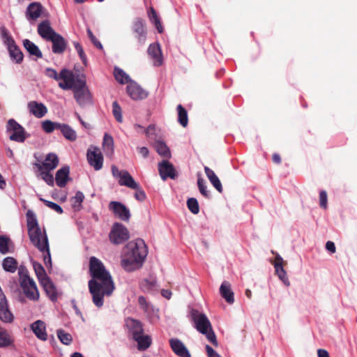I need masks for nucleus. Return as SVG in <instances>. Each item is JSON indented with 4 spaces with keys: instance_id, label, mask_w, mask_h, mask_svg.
<instances>
[{
    "instance_id": "1",
    "label": "nucleus",
    "mask_w": 357,
    "mask_h": 357,
    "mask_svg": "<svg viewBox=\"0 0 357 357\" xmlns=\"http://www.w3.org/2000/svg\"><path fill=\"white\" fill-rule=\"evenodd\" d=\"M89 273L92 278L88 284L92 301L97 307H101L104 303V296H109L113 293L114 283L102 262L96 257H91L89 259Z\"/></svg>"
},
{
    "instance_id": "2",
    "label": "nucleus",
    "mask_w": 357,
    "mask_h": 357,
    "mask_svg": "<svg viewBox=\"0 0 357 357\" xmlns=\"http://www.w3.org/2000/svg\"><path fill=\"white\" fill-rule=\"evenodd\" d=\"M148 253L147 247L141 238L130 241L124 248L121 264L125 270L132 271L142 264Z\"/></svg>"
},
{
    "instance_id": "3",
    "label": "nucleus",
    "mask_w": 357,
    "mask_h": 357,
    "mask_svg": "<svg viewBox=\"0 0 357 357\" xmlns=\"http://www.w3.org/2000/svg\"><path fill=\"white\" fill-rule=\"evenodd\" d=\"M26 219L28 234L31 242L40 251L47 250L49 243L47 234L45 231L42 232L33 211L30 210L27 211Z\"/></svg>"
},
{
    "instance_id": "4",
    "label": "nucleus",
    "mask_w": 357,
    "mask_h": 357,
    "mask_svg": "<svg viewBox=\"0 0 357 357\" xmlns=\"http://www.w3.org/2000/svg\"><path fill=\"white\" fill-rule=\"evenodd\" d=\"M20 284L25 296L30 301L39 300L40 294L34 280L31 278L28 271L22 266L19 268Z\"/></svg>"
},
{
    "instance_id": "5",
    "label": "nucleus",
    "mask_w": 357,
    "mask_h": 357,
    "mask_svg": "<svg viewBox=\"0 0 357 357\" xmlns=\"http://www.w3.org/2000/svg\"><path fill=\"white\" fill-rule=\"evenodd\" d=\"M109 238L112 243L119 245L130 238L128 229L121 223L115 222L111 229Z\"/></svg>"
},
{
    "instance_id": "6",
    "label": "nucleus",
    "mask_w": 357,
    "mask_h": 357,
    "mask_svg": "<svg viewBox=\"0 0 357 357\" xmlns=\"http://www.w3.org/2000/svg\"><path fill=\"white\" fill-rule=\"evenodd\" d=\"M132 33L137 45L144 44L146 39V28L145 21L142 18H136L131 26Z\"/></svg>"
},
{
    "instance_id": "7",
    "label": "nucleus",
    "mask_w": 357,
    "mask_h": 357,
    "mask_svg": "<svg viewBox=\"0 0 357 357\" xmlns=\"http://www.w3.org/2000/svg\"><path fill=\"white\" fill-rule=\"evenodd\" d=\"M6 128L8 132H13V134L9 137L10 140L23 142L26 139L24 128L15 119H11L8 121Z\"/></svg>"
},
{
    "instance_id": "8",
    "label": "nucleus",
    "mask_w": 357,
    "mask_h": 357,
    "mask_svg": "<svg viewBox=\"0 0 357 357\" xmlns=\"http://www.w3.org/2000/svg\"><path fill=\"white\" fill-rule=\"evenodd\" d=\"M45 75L55 80L63 79V82L59 83V86L61 89L66 90V88L70 87V86H68L67 84L71 81V75L70 74V70L63 68L61 70L60 73L58 74L54 69L47 68L45 70Z\"/></svg>"
},
{
    "instance_id": "9",
    "label": "nucleus",
    "mask_w": 357,
    "mask_h": 357,
    "mask_svg": "<svg viewBox=\"0 0 357 357\" xmlns=\"http://www.w3.org/2000/svg\"><path fill=\"white\" fill-rule=\"evenodd\" d=\"M86 158L89 164L92 166L95 170L98 171L102 169L103 165V155L100 150L97 147H92L87 151Z\"/></svg>"
},
{
    "instance_id": "10",
    "label": "nucleus",
    "mask_w": 357,
    "mask_h": 357,
    "mask_svg": "<svg viewBox=\"0 0 357 357\" xmlns=\"http://www.w3.org/2000/svg\"><path fill=\"white\" fill-rule=\"evenodd\" d=\"M192 317L196 329L202 334L207 333V331L212 328L208 319L204 314L194 310Z\"/></svg>"
},
{
    "instance_id": "11",
    "label": "nucleus",
    "mask_w": 357,
    "mask_h": 357,
    "mask_svg": "<svg viewBox=\"0 0 357 357\" xmlns=\"http://www.w3.org/2000/svg\"><path fill=\"white\" fill-rule=\"evenodd\" d=\"M109 209L120 220L126 222L130 220V210L122 203L112 201L109 204Z\"/></svg>"
},
{
    "instance_id": "12",
    "label": "nucleus",
    "mask_w": 357,
    "mask_h": 357,
    "mask_svg": "<svg viewBox=\"0 0 357 357\" xmlns=\"http://www.w3.org/2000/svg\"><path fill=\"white\" fill-rule=\"evenodd\" d=\"M59 165V158L55 153H50L45 158V160L42 162L38 160L37 162L33 164L38 170H54Z\"/></svg>"
},
{
    "instance_id": "13",
    "label": "nucleus",
    "mask_w": 357,
    "mask_h": 357,
    "mask_svg": "<svg viewBox=\"0 0 357 357\" xmlns=\"http://www.w3.org/2000/svg\"><path fill=\"white\" fill-rule=\"evenodd\" d=\"M158 171L162 180L167 178H175L176 171L172 163L167 160H162L158 164Z\"/></svg>"
},
{
    "instance_id": "14",
    "label": "nucleus",
    "mask_w": 357,
    "mask_h": 357,
    "mask_svg": "<svg viewBox=\"0 0 357 357\" xmlns=\"http://www.w3.org/2000/svg\"><path fill=\"white\" fill-rule=\"evenodd\" d=\"M27 107L30 114L38 119L44 117L48 112L47 107L43 103L35 100L29 102Z\"/></svg>"
},
{
    "instance_id": "15",
    "label": "nucleus",
    "mask_w": 357,
    "mask_h": 357,
    "mask_svg": "<svg viewBox=\"0 0 357 357\" xmlns=\"http://www.w3.org/2000/svg\"><path fill=\"white\" fill-rule=\"evenodd\" d=\"M126 89L128 94L133 100H142L148 96L147 92L135 82L129 83Z\"/></svg>"
},
{
    "instance_id": "16",
    "label": "nucleus",
    "mask_w": 357,
    "mask_h": 357,
    "mask_svg": "<svg viewBox=\"0 0 357 357\" xmlns=\"http://www.w3.org/2000/svg\"><path fill=\"white\" fill-rule=\"evenodd\" d=\"M126 326L133 339L144 333L142 323L139 320L128 317L126 319Z\"/></svg>"
},
{
    "instance_id": "17",
    "label": "nucleus",
    "mask_w": 357,
    "mask_h": 357,
    "mask_svg": "<svg viewBox=\"0 0 357 357\" xmlns=\"http://www.w3.org/2000/svg\"><path fill=\"white\" fill-rule=\"evenodd\" d=\"M0 319L4 323H12L14 319V316L8 308L6 296L0 298Z\"/></svg>"
},
{
    "instance_id": "18",
    "label": "nucleus",
    "mask_w": 357,
    "mask_h": 357,
    "mask_svg": "<svg viewBox=\"0 0 357 357\" xmlns=\"http://www.w3.org/2000/svg\"><path fill=\"white\" fill-rule=\"evenodd\" d=\"M38 33L43 38L47 40H50L57 33L51 27L49 20H44L38 24Z\"/></svg>"
},
{
    "instance_id": "19",
    "label": "nucleus",
    "mask_w": 357,
    "mask_h": 357,
    "mask_svg": "<svg viewBox=\"0 0 357 357\" xmlns=\"http://www.w3.org/2000/svg\"><path fill=\"white\" fill-rule=\"evenodd\" d=\"M169 344L173 351L179 357H190V354L183 343L178 339H171Z\"/></svg>"
},
{
    "instance_id": "20",
    "label": "nucleus",
    "mask_w": 357,
    "mask_h": 357,
    "mask_svg": "<svg viewBox=\"0 0 357 357\" xmlns=\"http://www.w3.org/2000/svg\"><path fill=\"white\" fill-rule=\"evenodd\" d=\"M43 7L40 3H31L26 11V17L28 20H36L42 13Z\"/></svg>"
},
{
    "instance_id": "21",
    "label": "nucleus",
    "mask_w": 357,
    "mask_h": 357,
    "mask_svg": "<svg viewBox=\"0 0 357 357\" xmlns=\"http://www.w3.org/2000/svg\"><path fill=\"white\" fill-rule=\"evenodd\" d=\"M69 174L70 168L68 166H64L56 172L55 181L59 187L63 188L66 185L70 180Z\"/></svg>"
},
{
    "instance_id": "22",
    "label": "nucleus",
    "mask_w": 357,
    "mask_h": 357,
    "mask_svg": "<svg viewBox=\"0 0 357 357\" xmlns=\"http://www.w3.org/2000/svg\"><path fill=\"white\" fill-rule=\"evenodd\" d=\"M52 43V52L55 54H62L66 48V40L59 33L54 35L50 40Z\"/></svg>"
},
{
    "instance_id": "23",
    "label": "nucleus",
    "mask_w": 357,
    "mask_h": 357,
    "mask_svg": "<svg viewBox=\"0 0 357 357\" xmlns=\"http://www.w3.org/2000/svg\"><path fill=\"white\" fill-rule=\"evenodd\" d=\"M31 328L38 339L43 341L47 340V334L44 321L41 320L36 321L31 325Z\"/></svg>"
},
{
    "instance_id": "24",
    "label": "nucleus",
    "mask_w": 357,
    "mask_h": 357,
    "mask_svg": "<svg viewBox=\"0 0 357 357\" xmlns=\"http://www.w3.org/2000/svg\"><path fill=\"white\" fill-rule=\"evenodd\" d=\"M40 284L51 301H55L57 300V289L50 278L45 279L43 282H40Z\"/></svg>"
},
{
    "instance_id": "25",
    "label": "nucleus",
    "mask_w": 357,
    "mask_h": 357,
    "mask_svg": "<svg viewBox=\"0 0 357 357\" xmlns=\"http://www.w3.org/2000/svg\"><path fill=\"white\" fill-rule=\"evenodd\" d=\"M70 74L71 75V81L67 83L70 87L66 88V89H73L75 95L77 92L79 93V91L88 89L85 80L82 79H75L74 74L71 71H70Z\"/></svg>"
},
{
    "instance_id": "26",
    "label": "nucleus",
    "mask_w": 357,
    "mask_h": 357,
    "mask_svg": "<svg viewBox=\"0 0 357 357\" xmlns=\"http://www.w3.org/2000/svg\"><path fill=\"white\" fill-rule=\"evenodd\" d=\"M74 98L81 107H84L92 103V96L89 89L81 91L79 93L77 92L76 94L74 95Z\"/></svg>"
},
{
    "instance_id": "27",
    "label": "nucleus",
    "mask_w": 357,
    "mask_h": 357,
    "mask_svg": "<svg viewBox=\"0 0 357 357\" xmlns=\"http://www.w3.org/2000/svg\"><path fill=\"white\" fill-rule=\"evenodd\" d=\"M220 293L221 296L225 298L228 303L232 304L234 302V292L231 289V284L229 282L224 281L222 283L220 287Z\"/></svg>"
},
{
    "instance_id": "28",
    "label": "nucleus",
    "mask_w": 357,
    "mask_h": 357,
    "mask_svg": "<svg viewBox=\"0 0 357 357\" xmlns=\"http://www.w3.org/2000/svg\"><path fill=\"white\" fill-rule=\"evenodd\" d=\"M282 263H283L282 258L280 255L276 256L275 261V264H274V266L275 268V272H276L277 275H278L279 278L286 285H289V282L287 277L286 272L283 268Z\"/></svg>"
},
{
    "instance_id": "29",
    "label": "nucleus",
    "mask_w": 357,
    "mask_h": 357,
    "mask_svg": "<svg viewBox=\"0 0 357 357\" xmlns=\"http://www.w3.org/2000/svg\"><path fill=\"white\" fill-rule=\"evenodd\" d=\"M119 184L121 186H126L129 188H138V183L135 181L130 174L126 170H123V173L119 180Z\"/></svg>"
},
{
    "instance_id": "30",
    "label": "nucleus",
    "mask_w": 357,
    "mask_h": 357,
    "mask_svg": "<svg viewBox=\"0 0 357 357\" xmlns=\"http://www.w3.org/2000/svg\"><path fill=\"white\" fill-rule=\"evenodd\" d=\"M148 54L155 60V66H159L162 65L161 50L158 44H151L148 48Z\"/></svg>"
},
{
    "instance_id": "31",
    "label": "nucleus",
    "mask_w": 357,
    "mask_h": 357,
    "mask_svg": "<svg viewBox=\"0 0 357 357\" xmlns=\"http://www.w3.org/2000/svg\"><path fill=\"white\" fill-rule=\"evenodd\" d=\"M204 172H205V174H206L207 178H208V180L210 181L211 184L213 185V187L219 192H220V193L222 192L223 188H222V183H221L220 179L218 178V177L215 174V172L208 167H204Z\"/></svg>"
},
{
    "instance_id": "32",
    "label": "nucleus",
    "mask_w": 357,
    "mask_h": 357,
    "mask_svg": "<svg viewBox=\"0 0 357 357\" xmlns=\"http://www.w3.org/2000/svg\"><path fill=\"white\" fill-rule=\"evenodd\" d=\"M59 130L66 139L70 142H74L77 139L76 132L68 125L61 123Z\"/></svg>"
},
{
    "instance_id": "33",
    "label": "nucleus",
    "mask_w": 357,
    "mask_h": 357,
    "mask_svg": "<svg viewBox=\"0 0 357 357\" xmlns=\"http://www.w3.org/2000/svg\"><path fill=\"white\" fill-rule=\"evenodd\" d=\"M17 266V261L12 257H6L2 261V267L3 270L11 273L16 271Z\"/></svg>"
},
{
    "instance_id": "34",
    "label": "nucleus",
    "mask_w": 357,
    "mask_h": 357,
    "mask_svg": "<svg viewBox=\"0 0 357 357\" xmlns=\"http://www.w3.org/2000/svg\"><path fill=\"white\" fill-rule=\"evenodd\" d=\"M8 50L9 56L13 62L20 64L23 61L24 54L17 45L9 48Z\"/></svg>"
},
{
    "instance_id": "35",
    "label": "nucleus",
    "mask_w": 357,
    "mask_h": 357,
    "mask_svg": "<svg viewBox=\"0 0 357 357\" xmlns=\"http://www.w3.org/2000/svg\"><path fill=\"white\" fill-rule=\"evenodd\" d=\"M23 45L31 55L36 56L37 58L43 57V54L38 47L29 39L23 40Z\"/></svg>"
},
{
    "instance_id": "36",
    "label": "nucleus",
    "mask_w": 357,
    "mask_h": 357,
    "mask_svg": "<svg viewBox=\"0 0 357 357\" xmlns=\"http://www.w3.org/2000/svg\"><path fill=\"white\" fill-rule=\"evenodd\" d=\"M133 340L137 342V348L139 351L147 349L151 344L150 336L144 335V333L137 336Z\"/></svg>"
},
{
    "instance_id": "37",
    "label": "nucleus",
    "mask_w": 357,
    "mask_h": 357,
    "mask_svg": "<svg viewBox=\"0 0 357 357\" xmlns=\"http://www.w3.org/2000/svg\"><path fill=\"white\" fill-rule=\"evenodd\" d=\"M154 148L160 155L164 158H170V150L165 142L160 140H156Z\"/></svg>"
},
{
    "instance_id": "38",
    "label": "nucleus",
    "mask_w": 357,
    "mask_h": 357,
    "mask_svg": "<svg viewBox=\"0 0 357 357\" xmlns=\"http://www.w3.org/2000/svg\"><path fill=\"white\" fill-rule=\"evenodd\" d=\"M84 199V194L77 191L74 197L70 199L72 208L75 211H79L82 208V204Z\"/></svg>"
},
{
    "instance_id": "39",
    "label": "nucleus",
    "mask_w": 357,
    "mask_h": 357,
    "mask_svg": "<svg viewBox=\"0 0 357 357\" xmlns=\"http://www.w3.org/2000/svg\"><path fill=\"white\" fill-rule=\"evenodd\" d=\"M178 112V121L184 128L188 124V116L187 110L181 105H178L176 107Z\"/></svg>"
},
{
    "instance_id": "40",
    "label": "nucleus",
    "mask_w": 357,
    "mask_h": 357,
    "mask_svg": "<svg viewBox=\"0 0 357 357\" xmlns=\"http://www.w3.org/2000/svg\"><path fill=\"white\" fill-rule=\"evenodd\" d=\"M33 267L34 269V271L36 273V275L40 282H42L45 279L50 278L46 273V271L44 268V267L38 262L33 261Z\"/></svg>"
},
{
    "instance_id": "41",
    "label": "nucleus",
    "mask_w": 357,
    "mask_h": 357,
    "mask_svg": "<svg viewBox=\"0 0 357 357\" xmlns=\"http://www.w3.org/2000/svg\"><path fill=\"white\" fill-rule=\"evenodd\" d=\"M13 343L10 335L7 331L0 326V347H6Z\"/></svg>"
},
{
    "instance_id": "42",
    "label": "nucleus",
    "mask_w": 357,
    "mask_h": 357,
    "mask_svg": "<svg viewBox=\"0 0 357 357\" xmlns=\"http://www.w3.org/2000/svg\"><path fill=\"white\" fill-rule=\"evenodd\" d=\"M114 75L116 80L120 84H127L129 82V76L121 68H115Z\"/></svg>"
},
{
    "instance_id": "43",
    "label": "nucleus",
    "mask_w": 357,
    "mask_h": 357,
    "mask_svg": "<svg viewBox=\"0 0 357 357\" xmlns=\"http://www.w3.org/2000/svg\"><path fill=\"white\" fill-rule=\"evenodd\" d=\"M60 123L54 122L50 120H45L42 122V128L47 133H51L54 130H59L60 126Z\"/></svg>"
},
{
    "instance_id": "44",
    "label": "nucleus",
    "mask_w": 357,
    "mask_h": 357,
    "mask_svg": "<svg viewBox=\"0 0 357 357\" xmlns=\"http://www.w3.org/2000/svg\"><path fill=\"white\" fill-rule=\"evenodd\" d=\"M141 287L144 291H152L157 287V281L154 278L144 280Z\"/></svg>"
},
{
    "instance_id": "45",
    "label": "nucleus",
    "mask_w": 357,
    "mask_h": 357,
    "mask_svg": "<svg viewBox=\"0 0 357 357\" xmlns=\"http://www.w3.org/2000/svg\"><path fill=\"white\" fill-rule=\"evenodd\" d=\"M39 172V176H40L41 178L50 186H53L54 183V179L53 175L51 174L52 170H38Z\"/></svg>"
},
{
    "instance_id": "46",
    "label": "nucleus",
    "mask_w": 357,
    "mask_h": 357,
    "mask_svg": "<svg viewBox=\"0 0 357 357\" xmlns=\"http://www.w3.org/2000/svg\"><path fill=\"white\" fill-rule=\"evenodd\" d=\"M57 336L59 340L66 345H69L73 342V337L72 335L65 332L63 329H59L57 330Z\"/></svg>"
},
{
    "instance_id": "47",
    "label": "nucleus",
    "mask_w": 357,
    "mask_h": 357,
    "mask_svg": "<svg viewBox=\"0 0 357 357\" xmlns=\"http://www.w3.org/2000/svg\"><path fill=\"white\" fill-rule=\"evenodd\" d=\"M103 146L106 151L112 153L114 151V139L113 137L105 133L103 138Z\"/></svg>"
},
{
    "instance_id": "48",
    "label": "nucleus",
    "mask_w": 357,
    "mask_h": 357,
    "mask_svg": "<svg viewBox=\"0 0 357 357\" xmlns=\"http://www.w3.org/2000/svg\"><path fill=\"white\" fill-rule=\"evenodd\" d=\"M188 209L193 213L197 214L199 212V204L195 198H189L187 201Z\"/></svg>"
},
{
    "instance_id": "49",
    "label": "nucleus",
    "mask_w": 357,
    "mask_h": 357,
    "mask_svg": "<svg viewBox=\"0 0 357 357\" xmlns=\"http://www.w3.org/2000/svg\"><path fill=\"white\" fill-rule=\"evenodd\" d=\"M112 113L115 119L119 123H121L123 121L121 108L116 101H114L112 103Z\"/></svg>"
},
{
    "instance_id": "50",
    "label": "nucleus",
    "mask_w": 357,
    "mask_h": 357,
    "mask_svg": "<svg viewBox=\"0 0 357 357\" xmlns=\"http://www.w3.org/2000/svg\"><path fill=\"white\" fill-rule=\"evenodd\" d=\"M2 37L3 39V43L7 46L8 50L16 45V43L15 42L13 37L9 35L6 29L2 31Z\"/></svg>"
},
{
    "instance_id": "51",
    "label": "nucleus",
    "mask_w": 357,
    "mask_h": 357,
    "mask_svg": "<svg viewBox=\"0 0 357 357\" xmlns=\"http://www.w3.org/2000/svg\"><path fill=\"white\" fill-rule=\"evenodd\" d=\"M9 238L4 236H0V252L1 254H6L9 252Z\"/></svg>"
},
{
    "instance_id": "52",
    "label": "nucleus",
    "mask_w": 357,
    "mask_h": 357,
    "mask_svg": "<svg viewBox=\"0 0 357 357\" xmlns=\"http://www.w3.org/2000/svg\"><path fill=\"white\" fill-rule=\"evenodd\" d=\"M197 185L200 193L205 197H209V192L206 190L207 187L205 181L202 177L198 178Z\"/></svg>"
},
{
    "instance_id": "53",
    "label": "nucleus",
    "mask_w": 357,
    "mask_h": 357,
    "mask_svg": "<svg viewBox=\"0 0 357 357\" xmlns=\"http://www.w3.org/2000/svg\"><path fill=\"white\" fill-rule=\"evenodd\" d=\"M40 200L42 201L47 207L55 211L56 213H58L59 214L63 213V211L62 208L57 204L50 202V201H48V200H46L43 198H40Z\"/></svg>"
},
{
    "instance_id": "54",
    "label": "nucleus",
    "mask_w": 357,
    "mask_h": 357,
    "mask_svg": "<svg viewBox=\"0 0 357 357\" xmlns=\"http://www.w3.org/2000/svg\"><path fill=\"white\" fill-rule=\"evenodd\" d=\"M143 132L146 135L154 140H157L156 127L155 125H149L147 128L144 129Z\"/></svg>"
},
{
    "instance_id": "55",
    "label": "nucleus",
    "mask_w": 357,
    "mask_h": 357,
    "mask_svg": "<svg viewBox=\"0 0 357 357\" xmlns=\"http://www.w3.org/2000/svg\"><path fill=\"white\" fill-rule=\"evenodd\" d=\"M73 44H74L75 48L77 50L83 64L86 66V63H87L86 55L85 54L82 45L77 42H74Z\"/></svg>"
},
{
    "instance_id": "56",
    "label": "nucleus",
    "mask_w": 357,
    "mask_h": 357,
    "mask_svg": "<svg viewBox=\"0 0 357 357\" xmlns=\"http://www.w3.org/2000/svg\"><path fill=\"white\" fill-rule=\"evenodd\" d=\"M132 189L136 190V192H135L134 197L137 200H138L139 202H143L146 199V193L140 188L139 184H138L137 188H132Z\"/></svg>"
},
{
    "instance_id": "57",
    "label": "nucleus",
    "mask_w": 357,
    "mask_h": 357,
    "mask_svg": "<svg viewBox=\"0 0 357 357\" xmlns=\"http://www.w3.org/2000/svg\"><path fill=\"white\" fill-rule=\"evenodd\" d=\"M328 202V196L325 190H321L319 192V206L321 208H326Z\"/></svg>"
},
{
    "instance_id": "58",
    "label": "nucleus",
    "mask_w": 357,
    "mask_h": 357,
    "mask_svg": "<svg viewBox=\"0 0 357 357\" xmlns=\"http://www.w3.org/2000/svg\"><path fill=\"white\" fill-rule=\"evenodd\" d=\"M206 336L207 340L211 342L215 347L218 346V341L216 339V336L213 331V329H209L207 331V333H204Z\"/></svg>"
},
{
    "instance_id": "59",
    "label": "nucleus",
    "mask_w": 357,
    "mask_h": 357,
    "mask_svg": "<svg viewBox=\"0 0 357 357\" xmlns=\"http://www.w3.org/2000/svg\"><path fill=\"white\" fill-rule=\"evenodd\" d=\"M87 33L91 39L93 44L98 49L102 50V45L100 42L96 38V36L93 34L92 31L90 29L87 30Z\"/></svg>"
},
{
    "instance_id": "60",
    "label": "nucleus",
    "mask_w": 357,
    "mask_h": 357,
    "mask_svg": "<svg viewBox=\"0 0 357 357\" xmlns=\"http://www.w3.org/2000/svg\"><path fill=\"white\" fill-rule=\"evenodd\" d=\"M40 252L44 254V257H43L44 263L46 265H47V264H50L51 265V256H50L49 245H47V250H43V251H40Z\"/></svg>"
},
{
    "instance_id": "61",
    "label": "nucleus",
    "mask_w": 357,
    "mask_h": 357,
    "mask_svg": "<svg viewBox=\"0 0 357 357\" xmlns=\"http://www.w3.org/2000/svg\"><path fill=\"white\" fill-rule=\"evenodd\" d=\"M111 169L113 176L120 178L123 173V170H119L115 165H112Z\"/></svg>"
},
{
    "instance_id": "62",
    "label": "nucleus",
    "mask_w": 357,
    "mask_h": 357,
    "mask_svg": "<svg viewBox=\"0 0 357 357\" xmlns=\"http://www.w3.org/2000/svg\"><path fill=\"white\" fill-rule=\"evenodd\" d=\"M206 349L208 357H220L215 351L209 345L206 346Z\"/></svg>"
},
{
    "instance_id": "63",
    "label": "nucleus",
    "mask_w": 357,
    "mask_h": 357,
    "mask_svg": "<svg viewBox=\"0 0 357 357\" xmlns=\"http://www.w3.org/2000/svg\"><path fill=\"white\" fill-rule=\"evenodd\" d=\"M326 249L331 253H335L336 251L335 243L330 241L326 242Z\"/></svg>"
},
{
    "instance_id": "64",
    "label": "nucleus",
    "mask_w": 357,
    "mask_h": 357,
    "mask_svg": "<svg viewBox=\"0 0 357 357\" xmlns=\"http://www.w3.org/2000/svg\"><path fill=\"white\" fill-rule=\"evenodd\" d=\"M152 23L155 24V28L157 29L159 33H162L163 31V28L160 22V20L157 17L155 20L151 21Z\"/></svg>"
}]
</instances>
